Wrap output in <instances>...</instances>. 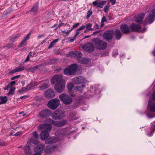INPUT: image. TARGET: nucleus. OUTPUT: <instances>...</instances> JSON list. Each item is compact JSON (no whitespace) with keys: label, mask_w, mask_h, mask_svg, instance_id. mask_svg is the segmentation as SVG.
I'll return each instance as SVG.
<instances>
[{"label":"nucleus","mask_w":155,"mask_h":155,"mask_svg":"<svg viewBox=\"0 0 155 155\" xmlns=\"http://www.w3.org/2000/svg\"><path fill=\"white\" fill-rule=\"evenodd\" d=\"M83 49L85 51L90 52L94 50V45L90 42L87 43L83 46Z\"/></svg>","instance_id":"9"},{"label":"nucleus","mask_w":155,"mask_h":155,"mask_svg":"<svg viewBox=\"0 0 155 155\" xmlns=\"http://www.w3.org/2000/svg\"><path fill=\"white\" fill-rule=\"evenodd\" d=\"M69 54L75 57L77 59L78 61V59L82 56V55L81 52L79 51H71L69 53Z\"/></svg>","instance_id":"17"},{"label":"nucleus","mask_w":155,"mask_h":155,"mask_svg":"<svg viewBox=\"0 0 155 155\" xmlns=\"http://www.w3.org/2000/svg\"><path fill=\"white\" fill-rule=\"evenodd\" d=\"M33 143L35 144H37L38 143V141L37 140H36L33 142Z\"/></svg>","instance_id":"62"},{"label":"nucleus","mask_w":155,"mask_h":155,"mask_svg":"<svg viewBox=\"0 0 155 155\" xmlns=\"http://www.w3.org/2000/svg\"><path fill=\"white\" fill-rule=\"evenodd\" d=\"M107 21L106 19V17L105 16H104L101 19V21L104 22H106Z\"/></svg>","instance_id":"52"},{"label":"nucleus","mask_w":155,"mask_h":155,"mask_svg":"<svg viewBox=\"0 0 155 155\" xmlns=\"http://www.w3.org/2000/svg\"><path fill=\"white\" fill-rule=\"evenodd\" d=\"M58 138L55 137H51L48 140H46L45 143L47 144H50L54 142H56L58 141Z\"/></svg>","instance_id":"24"},{"label":"nucleus","mask_w":155,"mask_h":155,"mask_svg":"<svg viewBox=\"0 0 155 155\" xmlns=\"http://www.w3.org/2000/svg\"><path fill=\"white\" fill-rule=\"evenodd\" d=\"M110 7L109 5H106L104 8V10L105 12H107L108 11V10Z\"/></svg>","instance_id":"45"},{"label":"nucleus","mask_w":155,"mask_h":155,"mask_svg":"<svg viewBox=\"0 0 155 155\" xmlns=\"http://www.w3.org/2000/svg\"><path fill=\"white\" fill-rule=\"evenodd\" d=\"M45 96L47 98H52L55 96V93L51 89H49L45 93Z\"/></svg>","instance_id":"15"},{"label":"nucleus","mask_w":155,"mask_h":155,"mask_svg":"<svg viewBox=\"0 0 155 155\" xmlns=\"http://www.w3.org/2000/svg\"><path fill=\"white\" fill-rule=\"evenodd\" d=\"M78 68V65L73 64L67 67L64 70V73L66 75H74L76 74Z\"/></svg>","instance_id":"1"},{"label":"nucleus","mask_w":155,"mask_h":155,"mask_svg":"<svg viewBox=\"0 0 155 155\" xmlns=\"http://www.w3.org/2000/svg\"><path fill=\"white\" fill-rule=\"evenodd\" d=\"M25 69V67L24 66H18L15 69L11 71V73H12L16 72L21 71Z\"/></svg>","instance_id":"32"},{"label":"nucleus","mask_w":155,"mask_h":155,"mask_svg":"<svg viewBox=\"0 0 155 155\" xmlns=\"http://www.w3.org/2000/svg\"><path fill=\"white\" fill-rule=\"evenodd\" d=\"M65 116V112L62 110H56L51 114L52 117L54 120H59Z\"/></svg>","instance_id":"5"},{"label":"nucleus","mask_w":155,"mask_h":155,"mask_svg":"<svg viewBox=\"0 0 155 155\" xmlns=\"http://www.w3.org/2000/svg\"><path fill=\"white\" fill-rule=\"evenodd\" d=\"M120 29L124 33H127L129 32L130 30L127 25L122 24L120 26Z\"/></svg>","instance_id":"25"},{"label":"nucleus","mask_w":155,"mask_h":155,"mask_svg":"<svg viewBox=\"0 0 155 155\" xmlns=\"http://www.w3.org/2000/svg\"><path fill=\"white\" fill-rule=\"evenodd\" d=\"M24 150L26 154L30 155L31 153V149L29 144H27L25 146Z\"/></svg>","instance_id":"31"},{"label":"nucleus","mask_w":155,"mask_h":155,"mask_svg":"<svg viewBox=\"0 0 155 155\" xmlns=\"http://www.w3.org/2000/svg\"><path fill=\"white\" fill-rule=\"evenodd\" d=\"M10 89V90L7 94L8 96H9L10 95L13 94H14V92L15 89V87H12V88Z\"/></svg>","instance_id":"40"},{"label":"nucleus","mask_w":155,"mask_h":155,"mask_svg":"<svg viewBox=\"0 0 155 155\" xmlns=\"http://www.w3.org/2000/svg\"><path fill=\"white\" fill-rule=\"evenodd\" d=\"M92 24L91 23H89L87 24L85 26L86 29H87L88 31L92 30L93 29L92 28Z\"/></svg>","instance_id":"38"},{"label":"nucleus","mask_w":155,"mask_h":155,"mask_svg":"<svg viewBox=\"0 0 155 155\" xmlns=\"http://www.w3.org/2000/svg\"><path fill=\"white\" fill-rule=\"evenodd\" d=\"M147 115L149 117L152 118L155 117V114H152V113L147 111L146 112Z\"/></svg>","instance_id":"41"},{"label":"nucleus","mask_w":155,"mask_h":155,"mask_svg":"<svg viewBox=\"0 0 155 155\" xmlns=\"http://www.w3.org/2000/svg\"><path fill=\"white\" fill-rule=\"evenodd\" d=\"M114 34L115 35L116 38L118 40L120 39L122 36L120 31L118 30H116L114 32Z\"/></svg>","instance_id":"33"},{"label":"nucleus","mask_w":155,"mask_h":155,"mask_svg":"<svg viewBox=\"0 0 155 155\" xmlns=\"http://www.w3.org/2000/svg\"><path fill=\"white\" fill-rule=\"evenodd\" d=\"M72 31V29H71L70 30H67V31H62V32L64 33H65V34H68L69 32H70L71 31Z\"/></svg>","instance_id":"50"},{"label":"nucleus","mask_w":155,"mask_h":155,"mask_svg":"<svg viewBox=\"0 0 155 155\" xmlns=\"http://www.w3.org/2000/svg\"><path fill=\"white\" fill-rule=\"evenodd\" d=\"M8 100L7 97L6 96L2 97L1 96L0 97V100L1 101V104H5L6 102Z\"/></svg>","instance_id":"36"},{"label":"nucleus","mask_w":155,"mask_h":155,"mask_svg":"<svg viewBox=\"0 0 155 155\" xmlns=\"http://www.w3.org/2000/svg\"><path fill=\"white\" fill-rule=\"evenodd\" d=\"M19 76H20V75H16L15 76L12 77L11 78V80H14L16 78H18L19 77Z\"/></svg>","instance_id":"55"},{"label":"nucleus","mask_w":155,"mask_h":155,"mask_svg":"<svg viewBox=\"0 0 155 155\" xmlns=\"http://www.w3.org/2000/svg\"><path fill=\"white\" fill-rule=\"evenodd\" d=\"M52 128V126L49 124H42L39 126L38 129L40 130H44L47 131H50Z\"/></svg>","instance_id":"13"},{"label":"nucleus","mask_w":155,"mask_h":155,"mask_svg":"<svg viewBox=\"0 0 155 155\" xmlns=\"http://www.w3.org/2000/svg\"><path fill=\"white\" fill-rule=\"evenodd\" d=\"M113 33V31L112 30L106 31L103 35L104 39L107 41H109L111 39Z\"/></svg>","instance_id":"11"},{"label":"nucleus","mask_w":155,"mask_h":155,"mask_svg":"<svg viewBox=\"0 0 155 155\" xmlns=\"http://www.w3.org/2000/svg\"><path fill=\"white\" fill-rule=\"evenodd\" d=\"M80 25V24L79 23H76L74 25L72 28H71V29L72 30L74 28H77L78 27V26Z\"/></svg>","instance_id":"46"},{"label":"nucleus","mask_w":155,"mask_h":155,"mask_svg":"<svg viewBox=\"0 0 155 155\" xmlns=\"http://www.w3.org/2000/svg\"><path fill=\"white\" fill-rule=\"evenodd\" d=\"M50 113V111L48 110H46L41 112L39 116L40 117L45 118L47 117Z\"/></svg>","instance_id":"23"},{"label":"nucleus","mask_w":155,"mask_h":155,"mask_svg":"<svg viewBox=\"0 0 155 155\" xmlns=\"http://www.w3.org/2000/svg\"><path fill=\"white\" fill-rule=\"evenodd\" d=\"M38 5L37 4H36L34 5L32 8L29 11L33 12L34 14L36 15L38 12Z\"/></svg>","instance_id":"30"},{"label":"nucleus","mask_w":155,"mask_h":155,"mask_svg":"<svg viewBox=\"0 0 155 155\" xmlns=\"http://www.w3.org/2000/svg\"><path fill=\"white\" fill-rule=\"evenodd\" d=\"M49 87V85L47 84H43L41 86L39 87L40 89L41 90L45 89Z\"/></svg>","instance_id":"39"},{"label":"nucleus","mask_w":155,"mask_h":155,"mask_svg":"<svg viewBox=\"0 0 155 155\" xmlns=\"http://www.w3.org/2000/svg\"><path fill=\"white\" fill-rule=\"evenodd\" d=\"M33 137L36 139L38 138V135L37 132L35 131L33 133Z\"/></svg>","instance_id":"43"},{"label":"nucleus","mask_w":155,"mask_h":155,"mask_svg":"<svg viewBox=\"0 0 155 155\" xmlns=\"http://www.w3.org/2000/svg\"><path fill=\"white\" fill-rule=\"evenodd\" d=\"M47 40V38H46L45 39L43 40L41 43V45L44 43H45L46 40Z\"/></svg>","instance_id":"61"},{"label":"nucleus","mask_w":155,"mask_h":155,"mask_svg":"<svg viewBox=\"0 0 155 155\" xmlns=\"http://www.w3.org/2000/svg\"><path fill=\"white\" fill-rule=\"evenodd\" d=\"M28 97V96L26 95H24L20 97V99H26Z\"/></svg>","instance_id":"54"},{"label":"nucleus","mask_w":155,"mask_h":155,"mask_svg":"<svg viewBox=\"0 0 155 155\" xmlns=\"http://www.w3.org/2000/svg\"><path fill=\"white\" fill-rule=\"evenodd\" d=\"M28 90L27 89V86L26 87H23L22 89H21V91L22 92H26L28 90Z\"/></svg>","instance_id":"49"},{"label":"nucleus","mask_w":155,"mask_h":155,"mask_svg":"<svg viewBox=\"0 0 155 155\" xmlns=\"http://www.w3.org/2000/svg\"><path fill=\"white\" fill-rule=\"evenodd\" d=\"M95 44L96 47L100 50L105 49L107 46L106 42L102 40L96 41L95 42Z\"/></svg>","instance_id":"7"},{"label":"nucleus","mask_w":155,"mask_h":155,"mask_svg":"<svg viewBox=\"0 0 155 155\" xmlns=\"http://www.w3.org/2000/svg\"><path fill=\"white\" fill-rule=\"evenodd\" d=\"M92 12L91 10H89L87 13V18H89L90 16L92 14Z\"/></svg>","instance_id":"44"},{"label":"nucleus","mask_w":155,"mask_h":155,"mask_svg":"<svg viewBox=\"0 0 155 155\" xmlns=\"http://www.w3.org/2000/svg\"><path fill=\"white\" fill-rule=\"evenodd\" d=\"M31 35V33H28L27 34V36L24 38L22 41L19 45V47H21L26 45L27 41L29 39Z\"/></svg>","instance_id":"20"},{"label":"nucleus","mask_w":155,"mask_h":155,"mask_svg":"<svg viewBox=\"0 0 155 155\" xmlns=\"http://www.w3.org/2000/svg\"><path fill=\"white\" fill-rule=\"evenodd\" d=\"M21 134V132L20 131H19L18 132L16 133L14 135L15 136H18L20 135Z\"/></svg>","instance_id":"59"},{"label":"nucleus","mask_w":155,"mask_h":155,"mask_svg":"<svg viewBox=\"0 0 155 155\" xmlns=\"http://www.w3.org/2000/svg\"><path fill=\"white\" fill-rule=\"evenodd\" d=\"M90 61V59L87 58H84L81 57L78 59V61L81 63L83 64H87Z\"/></svg>","instance_id":"28"},{"label":"nucleus","mask_w":155,"mask_h":155,"mask_svg":"<svg viewBox=\"0 0 155 155\" xmlns=\"http://www.w3.org/2000/svg\"><path fill=\"white\" fill-rule=\"evenodd\" d=\"M116 0H110V2L112 3L113 5H114L115 3Z\"/></svg>","instance_id":"60"},{"label":"nucleus","mask_w":155,"mask_h":155,"mask_svg":"<svg viewBox=\"0 0 155 155\" xmlns=\"http://www.w3.org/2000/svg\"><path fill=\"white\" fill-rule=\"evenodd\" d=\"M40 138L42 140H45L49 137V134L48 131L44 130L40 135Z\"/></svg>","instance_id":"21"},{"label":"nucleus","mask_w":155,"mask_h":155,"mask_svg":"<svg viewBox=\"0 0 155 155\" xmlns=\"http://www.w3.org/2000/svg\"><path fill=\"white\" fill-rule=\"evenodd\" d=\"M144 14L143 13L136 15L135 16V21L138 23H142L143 19L144 18Z\"/></svg>","instance_id":"16"},{"label":"nucleus","mask_w":155,"mask_h":155,"mask_svg":"<svg viewBox=\"0 0 155 155\" xmlns=\"http://www.w3.org/2000/svg\"><path fill=\"white\" fill-rule=\"evenodd\" d=\"M85 27V26L83 25L81 27H80L78 29V30H79V31L83 29H84Z\"/></svg>","instance_id":"51"},{"label":"nucleus","mask_w":155,"mask_h":155,"mask_svg":"<svg viewBox=\"0 0 155 155\" xmlns=\"http://www.w3.org/2000/svg\"><path fill=\"white\" fill-rule=\"evenodd\" d=\"M155 17V9H152L149 13V15L145 20V22L148 24L152 23Z\"/></svg>","instance_id":"4"},{"label":"nucleus","mask_w":155,"mask_h":155,"mask_svg":"<svg viewBox=\"0 0 155 155\" xmlns=\"http://www.w3.org/2000/svg\"><path fill=\"white\" fill-rule=\"evenodd\" d=\"M130 29L133 31H138L141 30V31H145L146 30V28H144L143 30L142 29L140 25L139 24H133L130 25Z\"/></svg>","instance_id":"10"},{"label":"nucleus","mask_w":155,"mask_h":155,"mask_svg":"<svg viewBox=\"0 0 155 155\" xmlns=\"http://www.w3.org/2000/svg\"><path fill=\"white\" fill-rule=\"evenodd\" d=\"M31 53H30L27 56L26 59L25 60V62H27L29 61V55H30Z\"/></svg>","instance_id":"56"},{"label":"nucleus","mask_w":155,"mask_h":155,"mask_svg":"<svg viewBox=\"0 0 155 155\" xmlns=\"http://www.w3.org/2000/svg\"><path fill=\"white\" fill-rule=\"evenodd\" d=\"M59 98L66 105L69 104L72 102V99L68 95L62 94L59 95Z\"/></svg>","instance_id":"2"},{"label":"nucleus","mask_w":155,"mask_h":155,"mask_svg":"<svg viewBox=\"0 0 155 155\" xmlns=\"http://www.w3.org/2000/svg\"><path fill=\"white\" fill-rule=\"evenodd\" d=\"M80 33V32L78 30H77L74 36H75L76 37L78 35H79V34Z\"/></svg>","instance_id":"58"},{"label":"nucleus","mask_w":155,"mask_h":155,"mask_svg":"<svg viewBox=\"0 0 155 155\" xmlns=\"http://www.w3.org/2000/svg\"><path fill=\"white\" fill-rule=\"evenodd\" d=\"M32 155H41V153H36L35 154Z\"/></svg>","instance_id":"63"},{"label":"nucleus","mask_w":155,"mask_h":155,"mask_svg":"<svg viewBox=\"0 0 155 155\" xmlns=\"http://www.w3.org/2000/svg\"><path fill=\"white\" fill-rule=\"evenodd\" d=\"M15 84V81H12L9 83L8 85V87L9 88H12V87Z\"/></svg>","instance_id":"42"},{"label":"nucleus","mask_w":155,"mask_h":155,"mask_svg":"<svg viewBox=\"0 0 155 155\" xmlns=\"http://www.w3.org/2000/svg\"><path fill=\"white\" fill-rule=\"evenodd\" d=\"M65 86V82H62L60 83H56L54 87L57 92L59 93H62L64 90Z\"/></svg>","instance_id":"6"},{"label":"nucleus","mask_w":155,"mask_h":155,"mask_svg":"<svg viewBox=\"0 0 155 155\" xmlns=\"http://www.w3.org/2000/svg\"><path fill=\"white\" fill-rule=\"evenodd\" d=\"M57 148V147L52 145H48L45 149V152L47 153H50L54 152Z\"/></svg>","instance_id":"18"},{"label":"nucleus","mask_w":155,"mask_h":155,"mask_svg":"<svg viewBox=\"0 0 155 155\" xmlns=\"http://www.w3.org/2000/svg\"><path fill=\"white\" fill-rule=\"evenodd\" d=\"M60 104L59 100L55 98L51 100L48 103V105L50 109L54 110L58 107Z\"/></svg>","instance_id":"3"},{"label":"nucleus","mask_w":155,"mask_h":155,"mask_svg":"<svg viewBox=\"0 0 155 155\" xmlns=\"http://www.w3.org/2000/svg\"><path fill=\"white\" fill-rule=\"evenodd\" d=\"M85 87L84 85H82L81 86H77L74 88V90L81 91Z\"/></svg>","instance_id":"35"},{"label":"nucleus","mask_w":155,"mask_h":155,"mask_svg":"<svg viewBox=\"0 0 155 155\" xmlns=\"http://www.w3.org/2000/svg\"><path fill=\"white\" fill-rule=\"evenodd\" d=\"M104 22H101V27H102L104 25Z\"/></svg>","instance_id":"64"},{"label":"nucleus","mask_w":155,"mask_h":155,"mask_svg":"<svg viewBox=\"0 0 155 155\" xmlns=\"http://www.w3.org/2000/svg\"><path fill=\"white\" fill-rule=\"evenodd\" d=\"M151 97L153 101H155V91L153 93L151 96Z\"/></svg>","instance_id":"47"},{"label":"nucleus","mask_w":155,"mask_h":155,"mask_svg":"<svg viewBox=\"0 0 155 155\" xmlns=\"http://www.w3.org/2000/svg\"><path fill=\"white\" fill-rule=\"evenodd\" d=\"M62 76L61 75H55L53 77L51 80V83L54 84L65 81V80L62 79Z\"/></svg>","instance_id":"8"},{"label":"nucleus","mask_w":155,"mask_h":155,"mask_svg":"<svg viewBox=\"0 0 155 155\" xmlns=\"http://www.w3.org/2000/svg\"><path fill=\"white\" fill-rule=\"evenodd\" d=\"M49 121L51 124H53L56 126L61 127L62 126L66 123V120H64L61 121H55L51 119H48Z\"/></svg>","instance_id":"14"},{"label":"nucleus","mask_w":155,"mask_h":155,"mask_svg":"<svg viewBox=\"0 0 155 155\" xmlns=\"http://www.w3.org/2000/svg\"><path fill=\"white\" fill-rule=\"evenodd\" d=\"M76 38V37L75 36H74L73 38H71V39H70L69 40V41L70 42H73L74 41V40Z\"/></svg>","instance_id":"57"},{"label":"nucleus","mask_w":155,"mask_h":155,"mask_svg":"<svg viewBox=\"0 0 155 155\" xmlns=\"http://www.w3.org/2000/svg\"><path fill=\"white\" fill-rule=\"evenodd\" d=\"M35 69V67L27 69L26 71H28L32 72Z\"/></svg>","instance_id":"48"},{"label":"nucleus","mask_w":155,"mask_h":155,"mask_svg":"<svg viewBox=\"0 0 155 155\" xmlns=\"http://www.w3.org/2000/svg\"><path fill=\"white\" fill-rule=\"evenodd\" d=\"M45 145L43 144H40L38 145L36 147L35 151L36 153H40L43 151L45 148Z\"/></svg>","instance_id":"22"},{"label":"nucleus","mask_w":155,"mask_h":155,"mask_svg":"<svg viewBox=\"0 0 155 155\" xmlns=\"http://www.w3.org/2000/svg\"><path fill=\"white\" fill-rule=\"evenodd\" d=\"M73 84L71 83H69L67 85V88L69 92V94L72 97L74 96V94H72L71 92V91L73 87Z\"/></svg>","instance_id":"29"},{"label":"nucleus","mask_w":155,"mask_h":155,"mask_svg":"<svg viewBox=\"0 0 155 155\" xmlns=\"http://www.w3.org/2000/svg\"><path fill=\"white\" fill-rule=\"evenodd\" d=\"M106 1H101L98 2L96 1L93 2V5L94 6H97V7L102 8L103 5L105 4Z\"/></svg>","instance_id":"26"},{"label":"nucleus","mask_w":155,"mask_h":155,"mask_svg":"<svg viewBox=\"0 0 155 155\" xmlns=\"http://www.w3.org/2000/svg\"><path fill=\"white\" fill-rule=\"evenodd\" d=\"M40 83V82H35L33 81L27 86V89L30 90L32 89L33 87L38 85Z\"/></svg>","instance_id":"27"},{"label":"nucleus","mask_w":155,"mask_h":155,"mask_svg":"<svg viewBox=\"0 0 155 155\" xmlns=\"http://www.w3.org/2000/svg\"><path fill=\"white\" fill-rule=\"evenodd\" d=\"M147 109L152 112H155V103L151 102L150 99L149 101Z\"/></svg>","instance_id":"19"},{"label":"nucleus","mask_w":155,"mask_h":155,"mask_svg":"<svg viewBox=\"0 0 155 155\" xmlns=\"http://www.w3.org/2000/svg\"><path fill=\"white\" fill-rule=\"evenodd\" d=\"M73 81L77 84H80L86 83L87 81L84 78L80 76L74 78Z\"/></svg>","instance_id":"12"},{"label":"nucleus","mask_w":155,"mask_h":155,"mask_svg":"<svg viewBox=\"0 0 155 155\" xmlns=\"http://www.w3.org/2000/svg\"><path fill=\"white\" fill-rule=\"evenodd\" d=\"M94 28H95V29H98L99 28V25L95 23V25L94 26Z\"/></svg>","instance_id":"53"},{"label":"nucleus","mask_w":155,"mask_h":155,"mask_svg":"<svg viewBox=\"0 0 155 155\" xmlns=\"http://www.w3.org/2000/svg\"><path fill=\"white\" fill-rule=\"evenodd\" d=\"M21 35V34L19 33L16 34L15 35L11 36L10 37V39L12 41L14 42Z\"/></svg>","instance_id":"34"},{"label":"nucleus","mask_w":155,"mask_h":155,"mask_svg":"<svg viewBox=\"0 0 155 155\" xmlns=\"http://www.w3.org/2000/svg\"><path fill=\"white\" fill-rule=\"evenodd\" d=\"M59 40V39L58 38L54 40H53L51 42V43L49 45L48 48H51L56 43L58 42Z\"/></svg>","instance_id":"37"}]
</instances>
